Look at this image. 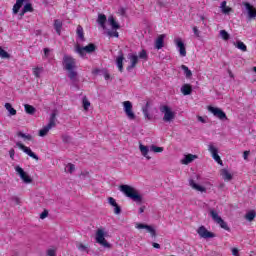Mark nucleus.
Here are the masks:
<instances>
[{
  "mask_svg": "<svg viewBox=\"0 0 256 256\" xmlns=\"http://www.w3.org/2000/svg\"><path fill=\"white\" fill-rule=\"evenodd\" d=\"M63 66L66 71H68V77L72 83H77L79 79L77 78L78 73L75 71L77 65L75 59L71 56L64 55L63 57Z\"/></svg>",
  "mask_w": 256,
  "mask_h": 256,
  "instance_id": "obj_1",
  "label": "nucleus"
},
{
  "mask_svg": "<svg viewBox=\"0 0 256 256\" xmlns=\"http://www.w3.org/2000/svg\"><path fill=\"white\" fill-rule=\"evenodd\" d=\"M119 189L121 193H123L129 199H132V201H135V203H143V196H141V194H139L137 189H135L133 186L123 184L120 185Z\"/></svg>",
  "mask_w": 256,
  "mask_h": 256,
  "instance_id": "obj_2",
  "label": "nucleus"
},
{
  "mask_svg": "<svg viewBox=\"0 0 256 256\" xmlns=\"http://www.w3.org/2000/svg\"><path fill=\"white\" fill-rule=\"evenodd\" d=\"M56 121H57V114L53 112L50 115L49 123L39 130V137H46L47 133H49V131H51L53 127H56L57 125Z\"/></svg>",
  "mask_w": 256,
  "mask_h": 256,
  "instance_id": "obj_3",
  "label": "nucleus"
},
{
  "mask_svg": "<svg viewBox=\"0 0 256 256\" xmlns=\"http://www.w3.org/2000/svg\"><path fill=\"white\" fill-rule=\"evenodd\" d=\"M160 112L164 114L163 121L164 123H173L175 121V112L168 105L160 106Z\"/></svg>",
  "mask_w": 256,
  "mask_h": 256,
  "instance_id": "obj_4",
  "label": "nucleus"
},
{
  "mask_svg": "<svg viewBox=\"0 0 256 256\" xmlns=\"http://www.w3.org/2000/svg\"><path fill=\"white\" fill-rule=\"evenodd\" d=\"M210 217L212 218L214 223H217L221 227V229H224L225 231H231V228H229V225H227V222L219 216V213L215 211V209H210L209 211Z\"/></svg>",
  "mask_w": 256,
  "mask_h": 256,
  "instance_id": "obj_5",
  "label": "nucleus"
},
{
  "mask_svg": "<svg viewBox=\"0 0 256 256\" xmlns=\"http://www.w3.org/2000/svg\"><path fill=\"white\" fill-rule=\"evenodd\" d=\"M96 49H97V46L93 43H90L84 47H81V45L77 44L75 46V53L80 55V57H85L86 53H94Z\"/></svg>",
  "mask_w": 256,
  "mask_h": 256,
  "instance_id": "obj_6",
  "label": "nucleus"
},
{
  "mask_svg": "<svg viewBox=\"0 0 256 256\" xmlns=\"http://www.w3.org/2000/svg\"><path fill=\"white\" fill-rule=\"evenodd\" d=\"M122 105L126 117L130 119V121H135L137 116L135 115V112H133V103H131V101H124Z\"/></svg>",
  "mask_w": 256,
  "mask_h": 256,
  "instance_id": "obj_7",
  "label": "nucleus"
},
{
  "mask_svg": "<svg viewBox=\"0 0 256 256\" xmlns=\"http://www.w3.org/2000/svg\"><path fill=\"white\" fill-rule=\"evenodd\" d=\"M96 243H99V245H102V247H105L106 249L111 248V244L105 239V230L103 229H98L96 231Z\"/></svg>",
  "mask_w": 256,
  "mask_h": 256,
  "instance_id": "obj_8",
  "label": "nucleus"
},
{
  "mask_svg": "<svg viewBox=\"0 0 256 256\" xmlns=\"http://www.w3.org/2000/svg\"><path fill=\"white\" fill-rule=\"evenodd\" d=\"M208 111L220 121H227V114L221 109L213 106H208Z\"/></svg>",
  "mask_w": 256,
  "mask_h": 256,
  "instance_id": "obj_9",
  "label": "nucleus"
},
{
  "mask_svg": "<svg viewBox=\"0 0 256 256\" xmlns=\"http://www.w3.org/2000/svg\"><path fill=\"white\" fill-rule=\"evenodd\" d=\"M197 233L202 239H213L214 237H216L215 233L207 230L205 226H200L197 229Z\"/></svg>",
  "mask_w": 256,
  "mask_h": 256,
  "instance_id": "obj_10",
  "label": "nucleus"
},
{
  "mask_svg": "<svg viewBox=\"0 0 256 256\" xmlns=\"http://www.w3.org/2000/svg\"><path fill=\"white\" fill-rule=\"evenodd\" d=\"M15 171L16 173H18V175L20 176V178L24 183L26 184L33 183V179H31V177L27 175V173L25 172V170H23V168H21L20 166H16Z\"/></svg>",
  "mask_w": 256,
  "mask_h": 256,
  "instance_id": "obj_11",
  "label": "nucleus"
},
{
  "mask_svg": "<svg viewBox=\"0 0 256 256\" xmlns=\"http://www.w3.org/2000/svg\"><path fill=\"white\" fill-rule=\"evenodd\" d=\"M127 59L131 62L129 66H127V71H131L132 69H135L137 67V64L139 63V56L137 54L129 53L127 55Z\"/></svg>",
  "mask_w": 256,
  "mask_h": 256,
  "instance_id": "obj_12",
  "label": "nucleus"
},
{
  "mask_svg": "<svg viewBox=\"0 0 256 256\" xmlns=\"http://www.w3.org/2000/svg\"><path fill=\"white\" fill-rule=\"evenodd\" d=\"M16 145L19 147V149H21L22 151H24L26 153V155H28L29 157H31L32 159H35V161H39V156H37V154H35L31 148L23 145L21 142H17Z\"/></svg>",
  "mask_w": 256,
  "mask_h": 256,
  "instance_id": "obj_13",
  "label": "nucleus"
},
{
  "mask_svg": "<svg viewBox=\"0 0 256 256\" xmlns=\"http://www.w3.org/2000/svg\"><path fill=\"white\" fill-rule=\"evenodd\" d=\"M174 43L179 51V54L181 57L187 56V49L185 48V43H183V40L181 38H177L174 40Z\"/></svg>",
  "mask_w": 256,
  "mask_h": 256,
  "instance_id": "obj_14",
  "label": "nucleus"
},
{
  "mask_svg": "<svg viewBox=\"0 0 256 256\" xmlns=\"http://www.w3.org/2000/svg\"><path fill=\"white\" fill-rule=\"evenodd\" d=\"M208 151L209 153H211L213 159L217 161L219 165H223V160H221V156H219V150L215 146L209 145Z\"/></svg>",
  "mask_w": 256,
  "mask_h": 256,
  "instance_id": "obj_15",
  "label": "nucleus"
},
{
  "mask_svg": "<svg viewBox=\"0 0 256 256\" xmlns=\"http://www.w3.org/2000/svg\"><path fill=\"white\" fill-rule=\"evenodd\" d=\"M244 7L248 14V19H255L256 18V8L251 5L249 2H244Z\"/></svg>",
  "mask_w": 256,
  "mask_h": 256,
  "instance_id": "obj_16",
  "label": "nucleus"
},
{
  "mask_svg": "<svg viewBox=\"0 0 256 256\" xmlns=\"http://www.w3.org/2000/svg\"><path fill=\"white\" fill-rule=\"evenodd\" d=\"M136 229H146V231L150 233L151 237H157V232L155 231V228H153V226L139 223L136 224Z\"/></svg>",
  "mask_w": 256,
  "mask_h": 256,
  "instance_id": "obj_17",
  "label": "nucleus"
},
{
  "mask_svg": "<svg viewBox=\"0 0 256 256\" xmlns=\"http://www.w3.org/2000/svg\"><path fill=\"white\" fill-rule=\"evenodd\" d=\"M123 61H125V56L123 55V51H119V55L116 58V65L120 73H123Z\"/></svg>",
  "mask_w": 256,
  "mask_h": 256,
  "instance_id": "obj_18",
  "label": "nucleus"
},
{
  "mask_svg": "<svg viewBox=\"0 0 256 256\" xmlns=\"http://www.w3.org/2000/svg\"><path fill=\"white\" fill-rule=\"evenodd\" d=\"M139 150L141 152V155L145 157L148 161L151 159V156H149V151H151V148L149 149V146H145L142 143H140Z\"/></svg>",
  "mask_w": 256,
  "mask_h": 256,
  "instance_id": "obj_19",
  "label": "nucleus"
},
{
  "mask_svg": "<svg viewBox=\"0 0 256 256\" xmlns=\"http://www.w3.org/2000/svg\"><path fill=\"white\" fill-rule=\"evenodd\" d=\"M165 34H161L158 36V38L155 41V49H163L164 45H165Z\"/></svg>",
  "mask_w": 256,
  "mask_h": 256,
  "instance_id": "obj_20",
  "label": "nucleus"
},
{
  "mask_svg": "<svg viewBox=\"0 0 256 256\" xmlns=\"http://www.w3.org/2000/svg\"><path fill=\"white\" fill-rule=\"evenodd\" d=\"M189 185L192 189H195V191H200V193H205L207 191L205 187L198 185L193 179H189Z\"/></svg>",
  "mask_w": 256,
  "mask_h": 256,
  "instance_id": "obj_21",
  "label": "nucleus"
},
{
  "mask_svg": "<svg viewBox=\"0 0 256 256\" xmlns=\"http://www.w3.org/2000/svg\"><path fill=\"white\" fill-rule=\"evenodd\" d=\"M197 159V155L188 154L185 155L184 158L181 160L182 165H189V163H193Z\"/></svg>",
  "mask_w": 256,
  "mask_h": 256,
  "instance_id": "obj_22",
  "label": "nucleus"
},
{
  "mask_svg": "<svg viewBox=\"0 0 256 256\" xmlns=\"http://www.w3.org/2000/svg\"><path fill=\"white\" fill-rule=\"evenodd\" d=\"M142 113L147 121H151L153 119V114L149 112V102H147L146 105L142 107Z\"/></svg>",
  "mask_w": 256,
  "mask_h": 256,
  "instance_id": "obj_23",
  "label": "nucleus"
},
{
  "mask_svg": "<svg viewBox=\"0 0 256 256\" xmlns=\"http://www.w3.org/2000/svg\"><path fill=\"white\" fill-rule=\"evenodd\" d=\"M181 93L185 96L191 95V93H193V87L191 86V84H184L181 87Z\"/></svg>",
  "mask_w": 256,
  "mask_h": 256,
  "instance_id": "obj_24",
  "label": "nucleus"
},
{
  "mask_svg": "<svg viewBox=\"0 0 256 256\" xmlns=\"http://www.w3.org/2000/svg\"><path fill=\"white\" fill-rule=\"evenodd\" d=\"M220 175L224 179V181H231V179H233V175H231V173H229V170L227 169H222Z\"/></svg>",
  "mask_w": 256,
  "mask_h": 256,
  "instance_id": "obj_25",
  "label": "nucleus"
},
{
  "mask_svg": "<svg viewBox=\"0 0 256 256\" xmlns=\"http://www.w3.org/2000/svg\"><path fill=\"white\" fill-rule=\"evenodd\" d=\"M106 21H107V16H105V14L98 15L97 23H99V25L102 27V29H106V27H105Z\"/></svg>",
  "mask_w": 256,
  "mask_h": 256,
  "instance_id": "obj_26",
  "label": "nucleus"
},
{
  "mask_svg": "<svg viewBox=\"0 0 256 256\" xmlns=\"http://www.w3.org/2000/svg\"><path fill=\"white\" fill-rule=\"evenodd\" d=\"M108 23L112 27V29H121V26L117 23V21H115V18L113 16H110L108 18Z\"/></svg>",
  "mask_w": 256,
  "mask_h": 256,
  "instance_id": "obj_27",
  "label": "nucleus"
},
{
  "mask_svg": "<svg viewBox=\"0 0 256 256\" xmlns=\"http://www.w3.org/2000/svg\"><path fill=\"white\" fill-rule=\"evenodd\" d=\"M23 7V0H16V3L13 6V13L14 15H17L19 13V9Z\"/></svg>",
  "mask_w": 256,
  "mask_h": 256,
  "instance_id": "obj_28",
  "label": "nucleus"
},
{
  "mask_svg": "<svg viewBox=\"0 0 256 256\" xmlns=\"http://www.w3.org/2000/svg\"><path fill=\"white\" fill-rule=\"evenodd\" d=\"M62 27H63V22H61V20H55L54 21V29L56 30V33L58 35H61Z\"/></svg>",
  "mask_w": 256,
  "mask_h": 256,
  "instance_id": "obj_29",
  "label": "nucleus"
},
{
  "mask_svg": "<svg viewBox=\"0 0 256 256\" xmlns=\"http://www.w3.org/2000/svg\"><path fill=\"white\" fill-rule=\"evenodd\" d=\"M181 69H183L186 79H191V77H193V72H191L189 67H187L186 65H182Z\"/></svg>",
  "mask_w": 256,
  "mask_h": 256,
  "instance_id": "obj_30",
  "label": "nucleus"
},
{
  "mask_svg": "<svg viewBox=\"0 0 256 256\" xmlns=\"http://www.w3.org/2000/svg\"><path fill=\"white\" fill-rule=\"evenodd\" d=\"M24 109L28 115H35V112L37 111V109H35L33 106L29 104H25Z\"/></svg>",
  "mask_w": 256,
  "mask_h": 256,
  "instance_id": "obj_31",
  "label": "nucleus"
},
{
  "mask_svg": "<svg viewBox=\"0 0 256 256\" xmlns=\"http://www.w3.org/2000/svg\"><path fill=\"white\" fill-rule=\"evenodd\" d=\"M234 46L237 49H240V51H243L244 53L247 51V45L241 41H237L236 43L234 42Z\"/></svg>",
  "mask_w": 256,
  "mask_h": 256,
  "instance_id": "obj_32",
  "label": "nucleus"
},
{
  "mask_svg": "<svg viewBox=\"0 0 256 256\" xmlns=\"http://www.w3.org/2000/svg\"><path fill=\"white\" fill-rule=\"evenodd\" d=\"M4 107H5V109L8 110L9 115H12V116L17 115V110H15V108H13V106L11 105V103H6V104L4 105Z\"/></svg>",
  "mask_w": 256,
  "mask_h": 256,
  "instance_id": "obj_33",
  "label": "nucleus"
},
{
  "mask_svg": "<svg viewBox=\"0 0 256 256\" xmlns=\"http://www.w3.org/2000/svg\"><path fill=\"white\" fill-rule=\"evenodd\" d=\"M76 33L81 41H85V35L83 32V27L81 25L77 26Z\"/></svg>",
  "mask_w": 256,
  "mask_h": 256,
  "instance_id": "obj_34",
  "label": "nucleus"
},
{
  "mask_svg": "<svg viewBox=\"0 0 256 256\" xmlns=\"http://www.w3.org/2000/svg\"><path fill=\"white\" fill-rule=\"evenodd\" d=\"M77 248L82 253H89V245H84L83 243H78Z\"/></svg>",
  "mask_w": 256,
  "mask_h": 256,
  "instance_id": "obj_35",
  "label": "nucleus"
},
{
  "mask_svg": "<svg viewBox=\"0 0 256 256\" xmlns=\"http://www.w3.org/2000/svg\"><path fill=\"white\" fill-rule=\"evenodd\" d=\"M255 217H256L255 210H251L248 213H246V215H245L246 221H250V222L253 221V219H255Z\"/></svg>",
  "mask_w": 256,
  "mask_h": 256,
  "instance_id": "obj_36",
  "label": "nucleus"
},
{
  "mask_svg": "<svg viewBox=\"0 0 256 256\" xmlns=\"http://www.w3.org/2000/svg\"><path fill=\"white\" fill-rule=\"evenodd\" d=\"M138 59H143L144 61H147L149 59V56L147 55V51L145 49L139 52Z\"/></svg>",
  "mask_w": 256,
  "mask_h": 256,
  "instance_id": "obj_37",
  "label": "nucleus"
},
{
  "mask_svg": "<svg viewBox=\"0 0 256 256\" xmlns=\"http://www.w3.org/2000/svg\"><path fill=\"white\" fill-rule=\"evenodd\" d=\"M220 37L224 40V41H229L230 39V35H229V32L226 31V30H221L220 31Z\"/></svg>",
  "mask_w": 256,
  "mask_h": 256,
  "instance_id": "obj_38",
  "label": "nucleus"
},
{
  "mask_svg": "<svg viewBox=\"0 0 256 256\" xmlns=\"http://www.w3.org/2000/svg\"><path fill=\"white\" fill-rule=\"evenodd\" d=\"M17 136L21 137L22 139H27V141H32L33 140V136H31L30 134H25L23 132H18Z\"/></svg>",
  "mask_w": 256,
  "mask_h": 256,
  "instance_id": "obj_39",
  "label": "nucleus"
},
{
  "mask_svg": "<svg viewBox=\"0 0 256 256\" xmlns=\"http://www.w3.org/2000/svg\"><path fill=\"white\" fill-rule=\"evenodd\" d=\"M83 103V107H84V111H89V107H91V102H89V100L84 97L82 100Z\"/></svg>",
  "mask_w": 256,
  "mask_h": 256,
  "instance_id": "obj_40",
  "label": "nucleus"
},
{
  "mask_svg": "<svg viewBox=\"0 0 256 256\" xmlns=\"http://www.w3.org/2000/svg\"><path fill=\"white\" fill-rule=\"evenodd\" d=\"M150 151L153 153H163V147L152 145L150 146Z\"/></svg>",
  "mask_w": 256,
  "mask_h": 256,
  "instance_id": "obj_41",
  "label": "nucleus"
},
{
  "mask_svg": "<svg viewBox=\"0 0 256 256\" xmlns=\"http://www.w3.org/2000/svg\"><path fill=\"white\" fill-rule=\"evenodd\" d=\"M23 13H33V6L31 3H28L24 6Z\"/></svg>",
  "mask_w": 256,
  "mask_h": 256,
  "instance_id": "obj_42",
  "label": "nucleus"
},
{
  "mask_svg": "<svg viewBox=\"0 0 256 256\" xmlns=\"http://www.w3.org/2000/svg\"><path fill=\"white\" fill-rule=\"evenodd\" d=\"M0 57L2 59H9L11 55H9L7 51L3 50V48L0 46Z\"/></svg>",
  "mask_w": 256,
  "mask_h": 256,
  "instance_id": "obj_43",
  "label": "nucleus"
},
{
  "mask_svg": "<svg viewBox=\"0 0 256 256\" xmlns=\"http://www.w3.org/2000/svg\"><path fill=\"white\" fill-rule=\"evenodd\" d=\"M41 73H43V68H35L34 69L35 77H37V78L41 77Z\"/></svg>",
  "mask_w": 256,
  "mask_h": 256,
  "instance_id": "obj_44",
  "label": "nucleus"
},
{
  "mask_svg": "<svg viewBox=\"0 0 256 256\" xmlns=\"http://www.w3.org/2000/svg\"><path fill=\"white\" fill-rule=\"evenodd\" d=\"M66 169H67V172H68V173H73V171H75V165L72 164V163H69V164L66 166Z\"/></svg>",
  "mask_w": 256,
  "mask_h": 256,
  "instance_id": "obj_45",
  "label": "nucleus"
},
{
  "mask_svg": "<svg viewBox=\"0 0 256 256\" xmlns=\"http://www.w3.org/2000/svg\"><path fill=\"white\" fill-rule=\"evenodd\" d=\"M108 203H109V205H111L112 207H117V201H116L115 198H113V197H109V198H108Z\"/></svg>",
  "mask_w": 256,
  "mask_h": 256,
  "instance_id": "obj_46",
  "label": "nucleus"
},
{
  "mask_svg": "<svg viewBox=\"0 0 256 256\" xmlns=\"http://www.w3.org/2000/svg\"><path fill=\"white\" fill-rule=\"evenodd\" d=\"M114 213L115 215H121V206L119 204H116V206H114Z\"/></svg>",
  "mask_w": 256,
  "mask_h": 256,
  "instance_id": "obj_47",
  "label": "nucleus"
},
{
  "mask_svg": "<svg viewBox=\"0 0 256 256\" xmlns=\"http://www.w3.org/2000/svg\"><path fill=\"white\" fill-rule=\"evenodd\" d=\"M101 73L106 81H108V79H111V75H109V72L107 70H102Z\"/></svg>",
  "mask_w": 256,
  "mask_h": 256,
  "instance_id": "obj_48",
  "label": "nucleus"
},
{
  "mask_svg": "<svg viewBox=\"0 0 256 256\" xmlns=\"http://www.w3.org/2000/svg\"><path fill=\"white\" fill-rule=\"evenodd\" d=\"M107 35L109 37H119V32H117V31H108Z\"/></svg>",
  "mask_w": 256,
  "mask_h": 256,
  "instance_id": "obj_49",
  "label": "nucleus"
},
{
  "mask_svg": "<svg viewBox=\"0 0 256 256\" xmlns=\"http://www.w3.org/2000/svg\"><path fill=\"white\" fill-rule=\"evenodd\" d=\"M231 11H233V9L228 6H226L224 9H222V13H224V15H229V13H231Z\"/></svg>",
  "mask_w": 256,
  "mask_h": 256,
  "instance_id": "obj_50",
  "label": "nucleus"
},
{
  "mask_svg": "<svg viewBox=\"0 0 256 256\" xmlns=\"http://www.w3.org/2000/svg\"><path fill=\"white\" fill-rule=\"evenodd\" d=\"M193 33L196 37H201V31L197 28V26L193 27Z\"/></svg>",
  "mask_w": 256,
  "mask_h": 256,
  "instance_id": "obj_51",
  "label": "nucleus"
},
{
  "mask_svg": "<svg viewBox=\"0 0 256 256\" xmlns=\"http://www.w3.org/2000/svg\"><path fill=\"white\" fill-rule=\"evenodd\" d=\"M49 216V211L44 210L41 214H40V219H46V217Z\"/></svg>",
  "mask_w": 256,
  "mask_h": 256,
  "instance_id": "obj_52",
  "label": "nucleus"
},
{
  "mask_svg": "<svg viewBox=\"0 0 256 256\" xmlns=\"http://www.w3.org/2000/svg\"><path fill=\"white\" fill-rule=\"evenodd\" d=\"M47 255L48 256H56V252H55V249H49L47 250Z\"/></svg>",
  "mask_w": 256,
  "mask_h": 256,
  "instance_id": "obj_53",
  "label": "nucleus"
},
{
  "mask_svg": "<svg viewBox=\"0 0 256 256\" xmlns=\"http://www.w3.org/2000/svg\"><path fill=\"white\" fill-rule=\"evenodd\" d=\"M231 251H232V255L239 256V248H232Z\"/></svg>",
  "mask_w": 256,
  "mask_h": 256,
  "instance_id": "obj_54",
  "label": "nucleus"
},
{
  "mask_svg": "<svg viewBox=\"0 0 256 256\" xmlns=\"http://www.w3.org/2000/svg\"><path fill=\"white\" fill-rule=\"evenodd\" d=\"M49 53H51V50L49 48H44V56L49 57Z\"/></svg>",
  "mask_w": 256,
  "mask_h": 256,
  "instance_id": "obj_55",
  "label": "nucleus"
},
{
  "mask_svg": "<svg viewBox=\"0 0 256 256\" xmlns=\"http://www.w3.org/2000/svg\"><path fill=\"white\" fill-rule=\"evenodd\" d=\"M243 158L245 161H247V159H249V151H244Z\"/></svg>",
  "mask_w": 256,
  "mask_h": 256,
  "instance_id": "obj_56",
  "label": "nucleus"
},
{
  "mask_svg": "<svg viewBox=\"0 0 256 256\" xmlns=\"http://www.w3.org/2000/svg\"><path fill=\"white\" fill-rule=\"evenodd\" d=\"M9 155H10V158H11V159H14V157H15V150H14V149H11V150L9 151Z\"/></svg>",
  "mask_w": 256,
  "mask_h": 256,
  "instance_id": "obj_57",
  "label": "nucleus"
},
{
  "mask_svg": "<svg viewBox=\"0 0 256 256\" xmlns=\"http://www.w3.org/2000/svg\"><path fill=\"white\" fill-rule=\"evenodd\" d=\"M152 246L154 247V249H161V245L159 243L153 242Z\"/></svg>",
  "mask_w": 256,
  "mask_h": 256,
  "instance_id": "obj_58",
  "label": "nucleus"
},
{
  "mask_svg": "<svg viewBox=\"0 0 256 256\" xmlns=\"http://www.w3.org/2000/svg\"><path fill=\"white\" fill-rule=\"evenodd\" d=\"M227 7V2L226 1H223L222 3H221V5H220V9H222V11H223V9H225Z\"/></svg>",
  "mask_w": 256,
  "mask_h": 256,
  "instance_id": "obj_59",
  "label": "nucleus"
},
{
  "mask_svg": "<svg viewBox=\"0 0 256 256\" xmlns=\"http://www.w3.org/2000/svg\"><path fill=\"white\" fill-rule=\"evenodd\" d=\"M198 121H200V123H205V118L202 116H198Z\"/></svg>",
  "mask_w": 256,
  "mask_h": 256,
  "instance_id": "obj_60",
  "label": "nucleus"
},
{
  "mask_svg": "<svg viewBox=\"0 0 256 256\" xmlns=\"http://www.w3.org/2000/svg\"><path fill=\"white\" fill-rule=\"evenodd\" d=\"M144 212H145V206L140 207V208H139V213H144Z\"/></svg>",
  "mask_w": 256,
  "mask_h": 256,
  "instance_id": "obj_61",
  "label": "nucleus"
},
{
  "mask_svg": "<svg viewBox=\"0 0 256 256\" xmlns=\"http://www.w3.org/2000/svg\"><path fill=\"white\" fill-rule=\"evenodd\" d=\"M87 175H89V172H86V173H81V175H80V177H83V178H85V177H87Z\"/></svg>",
  "mask_w": 256,
  "mask_h": 256,
  "instance_id": "obj_62",
  "label": "nucleus"
},
{
  "mask_svg": "<svg viewBox=\"0 0 256 256\" xmlns=\"http://www.w3.org/2000/svg\"><path fill=\"white\" fill-rule=\"evenodd\" d=\"M63 141H65V143H67V141H69V136H64Z\"/></svg>",
  "mask_w": 256,
  "mask_h": 256,
  "instance_id": "obj_63",
  "label": "nucleus"
},
{
  "mask_svg": "<svg viewBox=\"0 0 256 256\" xmlns=\"http://www.w3.org/2000/svg\"><path fill=\"white\" fill-rule=\"evenodd\" d=\"M14 201H15L16 205H19L20 202H19V198L18 197H15Z\"/></svg>",
  "mask_w": 256,
  "mask_h": 256,
  "instance_id": "obj_64",
  "label": "nucleus"
}]
</instances>
